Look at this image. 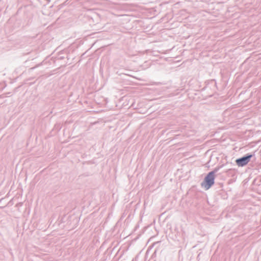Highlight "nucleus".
Wrapping results in <instances>:
<instances>
[{
	"label": "nucleus",
	"mask_w": 261,
	"mask_h": 261,
	"mask_svg": "<svg viewBox=\"0 0 261 261\" xmlns=\"http://www.w3.org/2000/svg\"><path fill=\"white\" fill-rule=\"evenodd\" d=\"M251 154L248 155L246 156L243 157L240 159H237L236 161V164L239 167H243L246 165L250 161V159L252 158Z\"/></svg>",
	"instance_id": "2"
},
{
	"label": "nucleus",
	"mask_w": 261,
	"mask_h": 261,
	"mask_svg": "<svg viewBox=\"0 0 261 261\" xmlns=\"http://www.w3.org/2000/svg\"><path fill=\"white\" fill-rule=\"evenodd\" d=\"M215 175L214 172H210L201 183V186L205 190H208L214 184Z\"/></svg>",
	"instance_id": "1"
}]
</instances>
